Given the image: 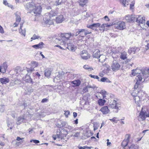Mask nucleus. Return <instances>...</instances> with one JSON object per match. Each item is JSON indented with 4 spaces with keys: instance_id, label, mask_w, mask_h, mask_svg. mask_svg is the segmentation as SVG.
Here are the masks:
<instances>
[{
    "instance_id": "c85d7f7f",
    "label": "nucleus",
    "mask_w": 149,
    "mask_h": 149,
    "mask_svg": "<svg viewBox=\"0 0 149 149\" xmlns=\"http://www.w3.org/2000/svg\"><path fill=\"white\" fill-rule=\"evenodd\" d=\"M25 81L30 83H32L33 82L32 79L30 76L27 74L25 76Z\"/></svg>"
},
{
    "instance_id": "13d9d810",
    "label": "nucleus",
    "mask_w": 149,
    "mask_h": 149,
    "mask_svg": "<svg viewBox=\"0 0 149 149\" xmlns=\"http://www.w3.org/2000/svg\"><path fill=\"white\" fill-rule=\"evenodd\" d=\"M32 141L33 142L35 143H39V141L37 140H31L30 142H32Z\"/></svg>"
},
{
    "instance_id": "338daca9",
    "label": "nucleus",
    "mask_w": 149,
    "mask_h": 149,
    "mask_svg": "<svg viewBox=\"0 0 149 149\" xmlns=\"http://www.w3.org/2000/svg\"><path fill=\"white\" fill-rule=\"evenodd\" d=\"M104 18L105 20L107 21H109V19L107 16H105L104 17Z\"/></svg>"
},
{
    "instance_id": "dca6fc26",
    "label": "nucleus",
    "mask_w": 149,
    "mask_h": 149,
    "mask_svg": "<svg viewBox=\"0 0 149 149\" xmlns=\"http://www.w3.org/2000/svg\"><path fill=\"white\" fill-rule=\"evenodd\" d=\"M67 44V48L70 50L72 51H74L75 50V47L74 45L73 44L70 43H66Z\"/></svg>"
},
{
    "instance_id": "49530a36",
    "label": "nucleus",
    "mask_w": 149,
    "mask_h": 149,
    "mask_svg": "<svg viewBox=\"0 0 149 149\" xmlns=\"http://www.w3.org/2000/svg\"><path fill=\"white\" fill-rule=\"evenodd\" d=\"M62 0H57L55 2V5L56 6L62 4Z\"/></svg>"
},
{
    "instance_id": "f704fd0d",
    "label": "nucleus",
    "mask_w": 149,
    "mask_h": 149,
    "mask_svg": "<svg viewBox=\"0 0 149 149\" xmlns=\"http://www.w3.org/2000/svg\"><path fill=\"white\" fill-rule=\"evenodd\" d=\"M0 81L1 83L3 84H6V83L9 82V80L8 78H1Z\"/></svg>"
},
{
    "instance_id": "7c9ffc66",
    "label": "nucleus",
    "mask_w": 149,
    "mask_h": 149,
    "mask_svg": "<svg viewBox=\"0 0 149 149\" xmlns=\"http://www.w3.org/2000/svg\"><path fill=\"white\" fill-rule=\"evenodd\" d=\"M15 14L16 17V22L18 23H19L21 20V17L19 15V13L17 12L15 13Z\"/></svg>"
},
{
    "instance_id": "4c0bfd02",
    "label": "nucleus",
    "mask_w": 149,
    "mask_h": 149,
    "mask_svg": "<svg viewBox=\"0 0 149 149\" xmlns=\"http://www.w3.org/2000/svg\"><path fill=\"white\" fill-rule=\"evenodd\" d=\"M100 81L102 82H111V81L107 78L103 77L100 79Z\"/></svg>"
},
{
    "instance_id": "393cba45",
    "label": "nucleus",
    "mask_w": 149,
    "mask_h": 149,
    "mask_svg": "<svg viewBox=\"0 0 149 149\" xmlns=\"http://www.w3.org/2000/svg\"><path fill=\"white\" fill-rule=\"evenodd\" d=\"M20 29L21 30V31H20V30H19V33L20 34L24 36L25 37L26 36V29H22V27L23 24H20Z\"/></svg>"
},
{
    "instance_id": "e2e57ef3",
    "label": "nucleus",
    "mask_w": 149,
    "mask_h": 149,
    "mask_svg": "<svg viewBox=\"0 0 149 149\" xmlns=\"http://www.w3.org/2000/svg\"><path fill=\"white\" fill-rule=\"evenodd\" d=\"M56 126L59 128H61L63 127V125L61 126V124L58 123L56 124Z\"/></svg>"
},
{
    "instance_id": "cd10ccee",
    "label": "nucleus",
    "mask_w": 149,
    "mask_h": 149,
    "mask_svg": "<svg viewBox=\"0 0 149 149\" xmlns=\"http://www.w3.org/2000/svg\"><path fill=\"white\" fill-rule=\"evenodd\" d=\"M100 55V51L99 50H96L93 53V56L94 58H98Z\"/></svg>"
},
{
    "instance_id": "a211bd4d",
    "label": "nucleus",
    "mask_w": 149,
    "mask_h": 149,
    "mask_svg": "<svg viewBox=\"0 0 149 149\" xmlns=\"http://www.w3.org/2000/svg\"><path fill=\"white\" fill-rule=\"evenodd\" d=\"M1 67L2 68V72L3 73H5L8 67L7 63L6 62L3 63Z\"/></svg>"
},
{
    "instance_id": "c9c22d12",
    "label": "nucleus",
    "mask_w": 149,
    "mask_h": 149,
    "mask_svg": "<svg viewBox=\"0 0 149 149\" xmlns=\"http://www.w3.org/2000/svg\"><path fill=\"white\" fill-rule=\"evenodd\" d=\"M83 68L86 70H88L89 71H91L93 70L92 67L87 65H84Z\"/></svg>"
},
{
    "instance_id": "774afa93",
    "label": "nucleus",
    "mask_w": 149,
    "mask_h": 149,
    "mask_svg": "<svg viewBox=\"0 0 149 149\" xmlns=\"http://www.w3.org/2000/svg\"><path fill=\"white\" fill-rule=\"evenodd\" d=\"M79 149H85L86 147V146H84L83 147L80 146L79 147Z\"/></svg>"
},
{
    "instance_id": "f03ea898",
    "label": "nucleus",
    "mask_w": 149,
    "mask_h": 149,
    "mask_svg": "<svg viewBox=\"0 0 149 149\" xmlns=\"http://www.w3.org/2000/svg\"><path fill=\"white\" fill-rule=\"evenodd\" d=\"M91 32L85 29H78L76 33L75 36L79 35V37L80 38V40H82L83 38L86 35L90 34Z\"/></svg>"
},
{
    "instance_id": "423d86ee",
    "label": "nucleus",
    "mask_w": 149,
    "mask_h": 149,
    "mask_svg": "<svg viewBox=\"0 0 149 149\" xmlns=\"http://www.w3.org/2000/svg\"><path fill=\"white\" fill-rule=\"evenodd\" d=\"M109 102H110V107L112 109H118V104L116 102V101L115 100L114 98H109Z\"/></svg>"
},
{
    "instance_id": "09e8293b",
    "label": "nucleus",
    "mask_w": 149,
    "mask_h": 149,
    "mask_svg": "<svg viewBox=\"0 0 149 149\" xmlns=\"http://www.w3.org/2000/svg\"><path fill=\"white\" fill-rule=\"evenodd\" d=\"M130 135L129 134H127L126 135V139H125V140L129 142L130 139Z\"/></svg>"
},
{
    "instance_id": "a878e982",
    "label": "nucleus",
    "mask_w": 149,
    "mask_h": 149,
    "mask_svg": "<svg viewBox=\"0 0 149 149\" xmlns=\"http://www.w3.org/2000/svg\"><path fill=\"white\" fill-rule=\"evenodd\" d=\"M66 136V134H63L62 132L60 133H59V134H58L56 135V136L58 138L62 140H64V138Z\"/></svg>"
},
{
    "instance_id": "4be33fe9",
    "label": "nucleus",
    "mask_w": 149,
    "mask_h": 149,
    "mask_svg": "<svg viewBox=\"0 0 149 149\" xmlns=\"http://www.w3.org/2000/svg\"><path fill=\"white\" fill-rule=\"evenodd\" d=\"M85 51H83L82 53L81 54V58L85 60H86L88 59L89 57L88 56V54L85 53Z\"/></svg>"
},
{
    "instance_id": "2eb2a0df",
    "label": "nucleus",
    "mask_w": 149,
    "mask_h": 149,
    "mask_svg": "<svg viewBox=\"0 0 149 149\" xmlns=\"http://www.w3.org/2000/svg\"><path fill=\"white\" fill-rule=\"evenodd\" d=\"M57 14V12L55 11L54 10L51 11L50 12L48 13L47 15V14H46V15L49 16V17L51 18L53 16H56Z\"/></svg>"
},
{
    "instance_id": "58836bf2",
    "label": "nucleus",
    "mask_w": 149,
    "mask_h": 149,
    "mask_svg": "<svg viewBox=\"0 0 149 149\" xmlns=\"http://www.w3.org/2000/svg\"><path fill=\"white\" fill-rule=\"evenodd\" d=\"M136 19L137 17H136L134 15H131L130 22H134L135 21L136 22Z\"/></svg>"
},
{
    "instance_id": "39448f33",
    "label": "nucleus",
    "mask_w": 149,
    "mask_h": 149,
    "mask_svg": "<svg viewBox=\"0 0 149 149\" xmlns=\"http://www.w3.org/2000/svg\"><path fill=\"white\" fill-rule=\"evenodd\" d=\"M120 68V65L117 61L114 60L112 61L111 68L113 71L116 72L119 70Z\"/></svg>"
},
{
    "instance_id": "37998d69",
    "label": "nucleus",
    "mask_w": 149,
    "mask_h": 149,
    "mask_svg": "<svg viewBox=\"0 0 149 149\" xmlns=\"http://www.w3.org/2000/svg\"><path fill=\"white\" fill-rule=\"evenodd\" d=\"M3 3L5 6H8L10 7L11 8H12L13 7L12 5H9V3L7 2L6 0H3Z\"/></svg>"
},
{
    "instance_id": "3c124183",
    "label": "nucleus",
    "mask_w": 149,
    "mask_h": 149,
    "mask_svg": "<svg viewBox=\"0 0 149 149\" xmlns=\"http://www.w3.org/2000/svg\"><path fill=\"white\" fill-rule=\"evenodd\" d=\"M15 71L17 73H19L20 72V67H17L15 69Z\"/></svg>"
},
{
    "instance_id": "b1692460",
    "label": "nucleus",
    "mask_w": 149,
    "mask_h": 149,
    "mask_svg": "<svg viewBox=\"0 0 149 149\" xmlns=\"http://www.w3.org/2000/svg\"><path fill=\"white\" fill-rule=\"evenodd\" d=\"M25 119V118H24L23 116H20L17 118V122H16V123L17 125H19L21 123V122H22Z\"/></svg>"
},
{
    "instance_id": "c03bdc74",
    "label": "nucleus",
    "mask_w": 149,
    "mask_h": 149,
    "mask_svg": "<svg viewBox=\"0 0 149 149\" xmlns=\"http://www.w3.org/2000/svg\"><path fill=\"white\" fill-rule=\"evenodd\" d=\"M128 142L125 140L122 142L121 144L122 146L125 147L127 146L128 144Z\"/></svg>"
},
{
    "instance_id": "a18cd8bd",
    "label": "nucleus",
    "mask_w": 149,
    "mask_h": 149,
    "mask_svg": "<svg viewBox=\"0 0 149 149\" xmlns=\"http://www.w3.org/2000/svg\"><path fill=\"white\" fill-rule=\"evenodd\" d=\"M131 15H129L125 17V19L127 22H130Z\"/></svg>"
},
{
    "instance_id": "680f3d73",
    "label": "nucleus",
    "mask_w": 149,
    "mask_h": 149,
    "mask_svg": "<svg viewBox=\"0 0 149 149\" xmlns=\"http://www.w3.org/2000/svg\"><path fill=\"white\" fill-rule=\"evenodd\" d=\"M66 124V123L65 122H61V125H63V127Z\"/></svg>"
},
{
    "instance_id": "20e7f679",
    "label": "nucleus",
    "mask_w": 149,
    "mask_h": 149,
    "mask_svg": "<svg viewBox=\"0 0 149 149\" xmlns=\"http://www.w3.org/2000/svg\"><path fill=\"white\" fill-rule=\"evenodd\" d=\"M35 6V3L31 0H28V2L24 4L25 8L30 13H31Z\"/></svg>"
},
{
    "instance_id": "5fc2aeb1",
    "label": "nucleus",
    "mask_w": 149,
    "mask_h": 149,
    "mask_svg": "<svg viewBox=\"0 0 149 149\" xmlns=\"http://www.w3.org/2000/svg\"><path fill=\"white\" fill-rule=\"evenodd\" d=\"M4 110V105H0V111L3 112Z\"/></svg>"
},
{
    "instance_id": "473e14b6",
    "label": "nucleus",
    "mask_w": 149,
    "mask_h": 149,
    "mask_svg": "<svg viewBox=\"0 0 149 149\" xmlns=\"http://www.w3.org/2000/svg\"><path fill=\"white\" fill-rule=\"evenodd\" d=\"M136 50L135 48L132 47L128 49V52L130 54H134L135 53Z\"/></svg>"
},
{
    "instance_id": "72a5a7b5",
    "label": "nucleus",
    "mask_w": 149,
    "mask_h": 149,
    "mask_svg": "<svg viewBox=\"0 0 149 149\" xmlns=\"http://www.w3.org/2000/svg\"><path fill=\"white\" fill-rule=\"evenodd\" d=\"M105 102L106 101L105 100L101 99H99L98 101V104L100 106L104 105Z\"/></svg>"
},
{
    "instance_id": "2f4dec72",
    "label": "nucleus",
    "mask_w": 149,
    "mask_h": 149,
    "mask_svg": "<svg viewBox=\"0 0 149 149\" xmlns=\"http://www.w3.org/2000/svg\"><path fill=\"white\" fill-rule=\"evenodd\" d=\"M51 70L47 69L45 70V76L48 77L51 75Z\"/></svg>"
},
{
    "instance_id": "5701e85b",
    "label": "nucleus",
    "mask_w": 149,
    "mask_h": 149,
    "mask_svg": "<svg viewBox=\"0 0 149 149\" xmlns=\"http://www.w3.org/2000/svg\"><path fill=\"white\" fill-rule=\"evenodd\" d=\"M127 54L126 52L123 51L120 53V58L122 60H125L127 58Z\"/></svg>"
},
{
    "instance_id": "f8f14e48",
    "label": "nucleus",
    "mask_w": 149,
    "mask_h": 149,
    "mask_svg": "<svg viewBox=\"0 0 149 149\" xmlns=\"http://www.w3.org/2000/svg\"><path fill=\"white\" fill-rule=\"evenodd\" d=\"M145 17H141V16H139L138 17H137L136 22L139 25L141 24L142 25H144L145 24Z\"/></svg>"
},
{
    "instance_id": "f3484780",
    "label": "nucleus",
    "mask_w": 149,
    "mask_h": 149,
    "mask_svg": "<svg viewBox=\"0 0 149 149\" xmlns=\"http://www.w3.org/2000/svg\"><path fill=\"white\" fill-rule=\"evenodd\" d=\"M64 20V18L63 15H59L56 18V21L57 23H61Z\"/></svg>"
},
{
    "instance_id": "aec40b11",
    "label": "nucleus",
    "mask_w": 149,
    "mask_h": 149,
    "mask_svg": "<svg viewBox=\"0 0 149 149\" xmlns=\"http://www.w3.org/2000/svg\"><path fill=\"white\" fill-rule=\"evenodd\" d=\"M44 45V44L42 42H41L39 43L37 45H36L32 46V47L36 49H37L39 48H42L43 47V45Z\"/></svg>"
},
{
    "instance_id": "ea45409f",
    "label": "nucleus",
    "mask_w": 149,
    "mask_h": 149,
    "mask_svg": "<svg viewBox=\"0 0 149 149\" xmlns=\"http://www.w3.org/2000/svg\"><path fill=\"white\" fill-rule=\"evenodd\" d=\"M40 38V36H37L36 34H34L32 37L31 38V41H32L33 40H35L36 39H38Z\"/></svg>"
},
{
    "instance_id": "4468645a",
    "label": "nucleus",
    "mask_w": 149,
    "mask_h": 149,
    "mask_svg": "<svg viewBox=\"0 0 149 149\" xmlns=\"http://www.w3.org/2000/svg\"><path fill=\"white\" fill-rule=\"evenodd\" d=\"M100 111L102 112L103 114L109 113L110 111L108 107L107 106L103 107L100 109Z\"/></svg>"
},
{
    "instance_id": "7ed1b4c3",
    "label": "nucleus",
    "mask_w": 149,
    "mask_h": 149,
    "mask_svg": "<svg viewBox=\"0 0 149 149\" xmlns=\"http://www.w3.org/2000/svg\"><path fill=\"white\" fill-rule=\"evenodd\" d=\"M143 108L141 109V110L138 117V120L140 121L145 120L146 117H149V111L147 110V111H143Z\"/></svg>"
},
{
    "instance_id": "0eeeda50",
    "label": "nucleus",
    "mask_w": 149,
    "mask_h": 149,
    "mask_svg": "<svg viewBox=\"0 0 149 149\" xmlns=\"http://www.w3.org/2000/svg\"><path fill=\"white\" fill-rule=\"evenodd\" d=\"M140 93V92H138L137 93H136V91L134 90L132 93V95L134 97V98L135 100V102L138 106V107H139L140 105V101L139 95V93Z\"/></svg>"
},
{
    "instance_id": "0e129e2a",
    "label": "nucleus",
    "mask_w": 149,
    "mask_h": 149,
    "mask_svg": "<svg viewBox=\"0 0 149 149\" xmlns=\"http://www.w3.org/2000/svg\"><path fill=\"white\" fill-rule=\"evenodd\" d=\"M47 100L46 98H44L42 100L41 102L42 103H44L47 102Z\"/></svg>"
},
{
    "instance_id": "1a4fd4ad",
    "label": "nucleus",
    "mask_w": 149,
    "mask_h": 149,
    "mask_svg": "<svg viewBox=\"0 0 149 149\" xmlns=\"http://www.w3.org/2000/svg\"><path fill=\"white\" fill-rule=\"evenodd\" d=\"M116 29L122 30L125 28V23L122 21H119L115 24V26Z\"/></svg>"
},
{
    "instance_id": "6e6d98bb",
    "label": "nucleus",
    "mask_w": 149,
    "mask_h": 149,
    "mask_svg": "<svg viewBox=\"0 0 149 149\" xmlns=\"http://www.w3.org/2000/svg\"><path fill=\"white\" fill-rule=\"evenodd\" d=\"M109 26V25L107 24H103L101 26V27L102 29H104L105 26L107 27Z\"/></svg>"
},
{
    "instance_id": "9b49d317",
    "label": "nucleus",
    "mask_w": 149,
    "mask_h": 149,
    "mask_svg": "<svg viewBox=\"0 0 149 149\" xmlns=\"http://www.w3.org/2000/svg\"><path fill=\"white\" fill-rule=\"evenodd\" d=\"M132 74L134 76H135L138 74H140L139 75H141L142 73H143V76H144V75L146 74L147 73L146 72H143L138 68H136V69L135 70H132Z\"/></svg>"
},
{
    "instance_id": "f257e3e1",
    "label": "nucleus",
    "mask_w": 149,
    "mask_h": 149,
    "mask_svg": "<svg viewBox=\"0 0 149 149\" xmlns=\"http://www.w3.org/2000/svg\"><path fill=\"white\" fill-rule=\"evenodd\" d=\"M71 33H61L60 36L62 38L61 39L56 38L54 41L56 43L61 45H65L67 41L71 36Z\"/></svg>"
},
{
    "instance_id": "ddd939ff",
    "label": "nucleus",
    "mask_w": 149,
    "mask_h": 149,
    "mask_svg": "<svg viewBox=\"0 0 149 149\" xmlns=\"http://www.w3.org/2000/svg\"><path fill=\"white\" fill-rule=\"evenodd\" d=\"M44 21L45 24L47 26H49L51 25H52L54 23L53 19H52L51 18H47V17H45L44 19Z\"/></svg>"
},
{
    "instance_id": "4d7b16f0",
    "label": "nucleus",
    "mask_w": 149,
    "mask_h": 149,
    "mask_svg": "<svg viewBox=\"0 0 149 149\" xmlns=\"http://www.w3.org/2000/svg\"><path fill=\"white\" fill-rule=\"evenodd\" d=\"M0 33H4L3 29L1 25L0 26Z\"/></svg>"
},
{
    "instance_id": "69168bd1",
    "label": "nucleus",
    "mask_w": 149,
    "mask_h": 149,
    "mask_svg": "<svg viewBox=\"0 0 149 149\" xmlns=\"http://www.w3.org/2000/svg\"><path fill=\"white\" fill-rule=\"evenodd\" d=\"M148 42H149V40H148ZM149 49V43H148L147 45L145 46V49L147 50H148Z\"/></svg>"
},
{
    "instance_id": "603ef678",
    "label": "nucleus",
    "mask_w": 149,
    "mask_h": 149,
    "mask_svg": "<svg viewBox=\"0 0 149 149\" xmlns=\"http://www.w3.org/2000/svg\"><path fill=\"white\" fill-rule=\"evenodd\" d=\"M65 113L64 114L66 118H68V115H69L70 113V112L68 111H64Z\"/></svg>"
},
{
    "instance_id": "bf43d9fd",
    "label": "nucleus",
    "mask_w": 149,
    "mask_h": 149,
    "mask_svg": "<svg viewBox=\"0 0 149 149\" xmlns=\"http://www.w3.org/2000/svg\"><path fill=\"white\" fill-rule=\"evenodd\" d=\"M117 118L116 117H114L112 119H110L109 120L112 122H115L116 121V119Z\"/></svg>"
},
{
    "instance_id": "c756f323",
    "label": "nucleus",
    "mask_w": 149,
    "mask_h": 149,
    "mask_svg": "<svg viewBox=\"0 0 149 149\" xmlns=\"http://www.w3.org/2000/svg\"><path fill=\"white\" fill-rule=\"evenodd\" d=\"M99 61L101 63L104 62L106 58L105 55H100L98 57Z\"/></svg>"
},
{
    "instance_id": "9d476101",
    "label": "nucleus",
    "mask_w": 149,
    "mask_h": 149,
    "mask_svg": "<svg viewBox=\"0 0 149 149\" xmlns=\"http://www.w3.org/2000/svg\"><path fill=\"white\" fill-rule=\"evenodd\" d=\"M143 73L141 75H138L136 77L135 79L137 81L134 85V90L137 88L140 84L139 81H142L143 79Z\"/></svg>"
},
{
    "instance_id": "6ab92c4d",
    "label": "nucleus",
    "mask_w": 149,
    "mask_h": 149,
    "mask_svg": "<svg viewBox=\"0 0 149 149\" xmlns=\"http://www.w3.org/2000/svg\"><path fill=\"white\" fill-rule=\"evenodd\" d=\"M72 84H73V86H79L81 83V81L79 80H77L71 82Z\"/></svg>"
},
{
    "instance_id": "a19ab883",
    "label": "nucleus",
    "mask_w": 149,
    "mask_h": 149,
    "mask_svg": "<svg viewBox=\"0 0 149 149\" xmlns=\"http://www.w3.org/2000/svg\"><path fill=\"white\" fill-rule=\"evenodd\" d=\"M107 92L104 91L102 90L99 93L100 94H101L103 97V98H104L106 97V94Z\"/></svg>"
},
{
    "instance_id": "e433bc0d",
    "label": "nucleus",
    "mask_w": 149,
    "mask_h": 149,
    "mask_svg": "<svg viewBox=\"0 0 149 149\" xmlns=\"http://www.w3.org/2000/svg\"><path fill=\"white\" fill-rule=\"evenodd\" d=\"M31 64L32 68H34L37 67L38 65V63L34 61L31 62Z\"/></svg>"
},
{
    "instance_id": "412c9836",
    "label": "nucleus",
    "mask_w": 149,
    "mask_h": 149,
    "mask_svg": "<svg viewBox=\"0 0 149 149\" xmlns=\"http://www.w3.org/2000/svg\"><path fill=\"white\" fill-rule=\"evenodd\" d=\"M100 24L99 23H95L93 24L92 25H87V27L89 28L92 29H94V28H97L99 27Z\"/></svg>"
},
{
    "instance_id": "052dcab7",
    "label": "nucleus",
    "mask_w": 149,
    "mask_h": 149,
    "mask_svg": "<svg viewBox=\"0 0 149 149\" xmlns=\"http://www.w3.org/2000/svg\"><path fill=\"white\" fill-rule=\"evenodd\" d=\"M88 88L87 86L85 87L83 89V91H84L85 92H88Z\"/></svg>"
},
{
    "instance_id": "864d4df0",
    "label": "nucleus",
    "mask_w": 149,
    "mask_h": 149,
    "mask_svg": "<svg viewBox=\"0 0 149 149\" xmlns=\"http://www.w3.org/2000/svg\"><path fill=\"white\" fill-rule=\"evenodd\" d=\"M135 4V1H133L131 2V3L130 5V9H133V7L134 6Z\"/></svg>"
},
{
    "instance_id": "bb28decb",
    "label": "nucleus",
    "mask_w": 149,
    "mask_h": 149,
    "mask_svg": "<svg viewBox=\"0 0 149 149\" xmlns=\"http://www.w3.org/2000/svg\"><path fill=\"white\" fill-rule=\"evenodd\" d=\"M88 1V0H79L78 2L80 6L83 7L87 3Z\"/></svg>"
},
{
    "instance_id": "6e6552de",
    "label": "nucleus",
    "mask_w": 149,
    "mask_h": 149,
    "mask_svg": "<svg viewBox=\"0 0 149 149\" xmlns=\"http://www.w3.org/2000/svg\"><path fill=\"white\" fill-rule=\"evenodd\" d=\"M42 11V8L40 5H39L37 6H35L34 8L33 9L31 13H32L33 15V13H34L35 16H37L38 15H39L41 13Z\"/></svg>"
},
{
    "instance_id": "8fccbe9b",
    "label": "nucleus",
    "mask_w": 149,
    "mask_h": 149,
    "mask_svg": "<svg viewBox=\"0 0 149 149\" xmlns=\"http://www.w3.org/2000/svg\"><path fill=\"white\" fill-rule=\"evenodd\" d=\"M34 68H27L26 70L29 73L33 71L34 70Z\"/></svg>"
},
{
    "instance_id": "de8ad7c7",
    "label": "nucleus",
    "mask_w": 149,
    "mask_h": 149,
    "mask_svg": "<svg viewBox=\"0 0 149 149\" xmlns=\"http://www.w3.org/2000/svg\"><path fill=\"white\" fill-rule=\"evenodd\" d=\"M89 76L91 78H93L95 79H98V80L99 81V77L97 76L92 75L91 74H90V75Z\"/></svg>"
},
{
    "instance_id": "79ce46f5",
    "label": "nucleus",
    "mask_w": 149,
    "mask_h": 149,
    "mask_svg": "<svg viewBox=\"0 0 149 149\" xmlns=\"http://www.w3.org/2000/svg\"><path fill=\"white\" fill-rule=\"evenodd\" d=\"M120 3H121L124 6H126V4L127 5H128V2H126V0H120Z\"/></svg>"
}]
</instances>
